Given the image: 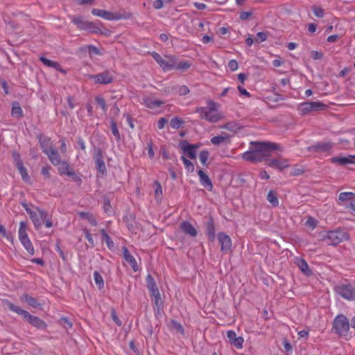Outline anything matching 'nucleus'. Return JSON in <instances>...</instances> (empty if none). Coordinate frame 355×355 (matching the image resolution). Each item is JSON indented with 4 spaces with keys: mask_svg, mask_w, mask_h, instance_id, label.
Wrapping results in <instances>:
<instances>
[{
    "mask_svg": "<svg viewBox=\"0 0 355 355\" xmlns=\"http://www.w3.org/2000/svg\"><path fill=\"white\" fill-rule=\"evenodd\" d=\"M207 105V107H197L196 112L200 114L202 119L211 123L219 121L223 117V115L218 111L220 105L211 100H208Z\"/></svg>",
    "mask_w": 355,
    "mask_h": 355,
    "instance_id": "1",
    "label": "nucleus"
},
{
    "mask_svg": "<svg viewBox=\"0 0 355 355\" xmlns=\"http://www.w3.org/2000/svg\"><path fill=\"white\" fill-rule=\"evenodd\" d=\"M26 212L28 214L35 230H40L43 225L46 228H51L53 226L51 217L48 214L46 210L37 208L36 211L31 210L24 207Z\"/></svg>",
    "mask_w": 355,
    "mask_h": 355,
    "instance_id": "2",
    "label": "nucleus"
},
{
    "mask_svg": "<svg viewBox=\"0 0 355 355\" xmlns=\"http://www.w3.org/2000/svg\"><path fill=\"white\" fill-rule=\"evenodd\" d=\"M6 304L9 310L21 315L26 319L32 326L35 327L39 329H45L46 328V322L40 319V318L31 315L27 311H25L21 309L19 306H17L9 302L8 300H6Z\"/></svg>",
    "mask_w": 355,
    "mask_h": 355,
    "instance_id": "3",
    "label": "nucleus"
},
{
    "mask_svg": "<svg viewBox=\"0 0 355 355\" xmlns=\"http://www.w3.org/2000/svg\"><path fill=\"white\" fill-rule=\"evenodd\" d=\"M250 145L254 149L265 159L270 156L271 152L274 150L283 151L282 147L277 143L272 141H252Z\"/></svg>",
    "mask_w": 355,
    "mask_h": 355,
    "instance_id": "4",
    "label": "nucleus"
},
{
    "mask_svg": "<svg viewBox=\"0 0 355 355\" xmlns=\"http://www.w3.org/2000/svg\"><path fill=\"white\" fill-rule=\"evenodd\" d=\"M91 12L94 16H97L108 21L128 19H130L132 16V13L125 10L113 12L105 10L93 8Z\"/></svg>",
    "mask_w": 355,
    "mask_h": 355,
    "instance_id": "5",
    "label": "nucleus"
},
{
    "mask_svg": "<svg viewBox=\"0 0 355 355\" xmlns=\"http://www.w3.org/2000/svg\"><path fill=\"white\" fill-rule=\"evenodd\" d=\"M349 239V234L343 229L329 231L322 236V240L331 245H336Z\"/></svg>",
    "mask_w": 355,
    "mask_h": 355,
    "instance_id": "6",
    "label": "nucleus"
},
{
    "mask_svg": "<svg viewBox=\"0 0 355 355\" xmlns=\"http://www.w3.org/2000/svg\"><path fill=\"white\" fill-rule=\"evenodd\" d=\"M349 331L347 318L343 314L337 315L333 320L331 331L339 336L345 337Z\"/></svg>",
    "mask_w": 355,
    "mask_h": 355,
    "instance_id": "7",
    "label": "nucleus"
},
{
    "mask_svg": "<svg viewBox=\"0 0 355 355\" xmlns=\"http://www.w3.org/2000/svg\"><path fill=\"white\" fill-rule=\"evenodd\" d=\"M327 105L320 101L303 102L298 104L297 110L300 115H306L312 112L324 110Z\"/></svg>",
    "mask_w": 355,
    "mask_h": 355,
    "instance_id": "8",
    "label": "nucleus"
},
{
    "mask_svg": "<svg viewBox=\"0 0 355 355\" xmlns=\"http://www.w3.org/2000/svg\"><path fill=\"white\" fill-rule=\"evenodd\" d=\"M336 291L343 298L349 300H355V286L350 284H342L336 287Z\"/></svg>",
    "mask_w": 355,
    "mask_h": 355,
    "instance_id": "9",
    "label": "nucleus"
},
{
    "mask_svg": "<svg viewBox=\"0 0 355 355\" xmlns=\"http://www.w3.org/2000/svg\"><path fill=\"white\" fill-rule=\"evenodd\" d=\"M146 284L150 295L155 297V304L158 305L161 303L160 293L154 278L150 275H148L146 277Z\"/></svg>",
    "mask_w": 355,
    "mask_h": 355,
    "instance_id": "10",
    "label": "nucleus"
},
{
    "mask_svg": "<svg viewBox=\"0 0 355 355\" xmlns=\"http://www.w3.org/2000/svg\"><path fill=\"white\" fill-rule=\"evenodd\" d=\"M91 78L94 79L96 83L108 85L113 82L114 77L112 73L108 71H104L96 75L91 76Z\"/></svg>",
    "mask_w": 355,
    "mask_h": 355,
    "instance_id": "11",
    "label": "nucleus"
},
{
    "mask_svg": "<svg viewBox=\"0 0 355 355\" xmlns=\"http://www.w3.org/2000/svg\"><path fill=\"white\" fill-rule=\"evenodd\" d=\"M94 159L98 172L105 174L107 170L103 160V152L100 148L95 149Z\"/></svg>",
    "mask_w": 355,
    "mask_h": 355,
    "instance_id": "12",
    "label": "nucleus"
},
{
    "mask_svg": "<svg viewBox=\"0 0 355 355\" xmlns=\"http://www.w3.org/2000/svg\"><path fill=\"white\" fill-rule=\"evenodd\" d=\"M218 241L220 245V250L227 252L230 250L232 247V240L230 237L224 232H219L217 235Z\"/></svg>",
    "mask_w": 355,
    "mask_h": 355,
    "instance_id": "13",
    "label": "nucleus"
},
{
    "mask_svg": "<svg viewBox=\"0 0 355 355\" xmlns=\"http://www.w3.org/2000/svg\"><path fill=\"white\" fill-rule=\"evenodd\" d=\"M180 148L184 153H187L189 157L191 159L196 158V150L199 146L197 144H189L187 141H183L180 143Z\"/></svg>",
    "mask_w": 355,
    "mask_h": 355,
    "instance_id": "14",
    "label": "nucleus"
},
{
    "mask_svg": "<svg viewBox=\"0 0 355 355\" xmlns=\"http://www.w3.org/2000/svg\"><path fill=\"white\" fill-rule=\"evenodd\" d=\"M227 338L229 340L230 343L234 346L236 349H240L243 347L244 340L243 337L236 336L234 331L229 330L227 331Z\"/></svg>",
    "mask_w": 355,
    "mask_h": 355,
    "instance_id": "15",
    "label": "nucleus"
},
{
    "mask_svg": "<svg viewBox=\"0 0 355 355\" xmlns=\"http://www.w3.org/2000/svg\"><path fill=\"white\" fill-rule=\"evenodd\" d=\"M122 252L123 259L130 264L132 269L135 272L139 271V266L137 264L135 258L130 254L128 249L125 246L122 248Z\"/></svg>",
    "mask_w": 355,
    "mask_h": 355,
    "instance_id": "16",
    "label": "nucleus"
},
{
    "mask_svg": "<svg viewBox=\"0 0 355 355\" xmlns=\"http://www.w3.org/2000/svg\"><path fill=\"white\" fill-rule=\"evenodd\" d=\"M140 103L151 110L158 108L164 104V101L162 100H154L148 96H144L140 100Z\"/></svg>",
    "mask_w": 355,
    "mask_h": 355,
    "instance_id": "17",
    "label": "nucleus"
},
{
    "mask_svg": "<svg viewBox=\"0 0 355 355\" xmlns=\"http://www.w3.org/2000/svg\"><path fill=\"white\" fill-rule=\"evenodd\" d=\"M266 165L278 169L279 171H283L284 168L288 167L289 164L287 159H267Z\"/></svg>",
    "mask_w": 355,
    "mask_h": 355,
    "instance_id": "18",
    "label": "nucleus"
},
{
    "mask_svg": "<svg viewBox=\"0 0 355 355\" xmlns=\"http://www.w3.org/2000/svg\"><path fill=\"white\" fill-rule=\"evenodd\" d=\"M332 164H336L340 166H346L355 164V156L349 155L348 157L336 156L329 159Z\"/></svg>",
    "mask_w": 355,
    "mask_h": 355,
    "instance_id": "19",
    "label": "nucleus"
},
{
    "mask_svg": "<svg viewBox=\"0 0 355 355\" xmlns=\"http://www.w3.org/2000/svg\"><path fill=\"white\" fill-rule=\"evenodd\" d=\"M198 175L199 176V182L200 184L208 191H211L213 189V184L209 176L202 169H199L198 171Z\"/></svg>",
    "mask_w": 355,
    "mask_h": 355,
    "instance_id": "20",
    "label": "nucleus"
},
{
    "mask_svg": "<svg viewBox=\"0 0 355 355\" xmlns=\"http://www.w3.org/2000/svg\"><path fill=\"white\" fill-rule=\"evenodd\" d=\"M38 141L40 146L44 154L47 153L49 150L54 147L51 139L47 136L40 135Z\"/></svg>",
    "mask_w": 355,
    "mask_h": 355,
    "instance_id": "21",
    "label": "nucleus"
},
{
    "mask_svg": "<svg viewBox=\"0 0 355 355\" xmlns=\"http://www.w3.org/2000/svg\"><path fill=\"white\" fill-rule=\"evenodd\" d=\"M206 233L210 241H214L216 238L215 225L212 217H209L205 223Z\"/></svg>",
    "mask_w": 355,
    "mask_h": 355,
    "instance_id": "22",
    "label": "nucleus"
},
{
    "mask_svg": "<svg viewBox=\"0 0 355 355\" xmlns=\"http://www.w3.org/2000/svg\"><path fill=\"white\" fill-rule=\"evenodd\" d=\"M20 299L22 302H26L28 304V306H30L34 309H38L40 310L42 309V304L41 303H40L36 298H35L32 296H30L29 295H28L26 293L23 294L20 297Z\"/></svg>",
    "mask_w": 355,
    "mask_h": 355,
    "instance_id": "23",
    "label": "nucleus"
},
{
    "mask_svg": "<svg viewBox=\"0 0 355 355\" xmlns=\"http://www.w3.org/2000/svg\"><path fill=\"white\" fill-rule=\"evenodd\" d=\"M45 155H47L49 161L53 166L59 165L60 162L62 161L60 154L55 147L49 150Z\"/></svg>",
    "mask_w": 355,
    "mask_h": 355,
    "instance_id": "24",
    "label": "nucleus"
},
{
    "mask_svg": "<svg viewBox=\"0 0 355 355\" xmlns=\"http://www.w3.org/2000/svg\"><path fill=\"white\" fill-rule=\"evenodd\" d=\"M181 230L186 234L194 237L197 235V231L194 226L188 221H183L180 226Z\"/></svg>",
    "mask_w": 355,
    "mask_h": 355,
    "instance_id": "25",
    "label": "nucleus"
},
{
    "mask_svg": "<svg viewBox=\"0 0 355 355\" xmlns=\"http://www.w3.org/2000/svg\"><path fill=\"white\" fill-rule=\"evenodd\" d=\"M191 66V62L190 60H182L178 62L176 58L174 56L172 70L175 69L181 71H184L187 70L189 68H190Z\"/></svg>",
    "mask_w": 355,
    "mask_h": 355,
    "instance_id": "26",
    "label": "nucleus"
},
{
    "mask_svg": "<svg viewBox=\"0 0 355 355\" xmlns=\"http://www.w3.org/2000/svg\"><path fill=\"white\" fill-rule=\"evenodd\" d=\"M173 60V55H166L165 58H162V60L159 62V65L164 71H171L172 70Z\"/></svg>",
    "mask_w": 355,
    "mask_h": 355,
    "instance_id": "27",
    "label": "nucleus"
},
{
    "mask_svg": "<svg viewBox=\"0 0 355 355\" xmlns=\"http://www.w3.org/2000/svg\"><path fill=\"white\" fill-rule=\"evenodd\" d=\"M71 22L81 31H86L89 21L84 20L80 16H73L71 17Z\"/></svg>",
    "mask_w": 355,
    "mask_h": 355,
    "instance_id": "28",
    "label": "nucleus"
},
{
    "mask_svg": "<svg viewBox=\"0 0 355 355\" xmlns=\"http://www.w3.org/2000/svg\"><path fill=\"white\" fill-rule=\"evenodd\" d=\"M101 25L102 23L99 21H89L86 31L91 33L101 34L103 33L101 28Z\"/></svg>",
    "mask_w": 355,
    "mask_h": 355,
    "instance_id": "29",
    "label": "nucleus"
},
{
    "mask_svg": "<svg viewBox=\"0 0 355 355\" xmlns=\"http://www.w3.org/2000/svg\"><path fill=\"white\" fill-rule=\"evenodd\" d=\"M332 144L330 142H320L313 146V149L318 153H325L332 148Z\"/></svg>",
    "mask_w": 355,
    "mask_h": 355,
    "instance_id": "30",
    "label": "nucleus"
},
{
    "mask_svg": "<svg viewBox=\"0 0 355 355\" xmlns=\"http://www.w3.org/2000/svg\"><path fill=\"white\" fill-rule=\"evenodd\" d=\"M57 166H58V173L61 175H67L70 170L72 169V167L70 166L69 163L67 160L61 161Z\"/></svg>",
    "mask_w": 355,
    "mask_h": 355,
    "instance_id": "31",
    "label": "nucleus"
},
{
    "mask_svg": "<svg viewBox=\"0 0 355 355\" xmlns=\"http://www.w3.org/2000/svg\"><path fill=\"white\" fill-rule=\"evenodd\" d=\"M297 266H298L299 268L300 269V270L303 273H304L306 275L309 276L312 274V272L310 270V268H309L308 263H306V261L304 259H300L297 262Z\"/></svg>",
    "mask_w": 355,
    "mask_h": 355,
    "instance_id": "32",
    "label": "nucleus"
},
{
    "mask_svg": "<svg viewBox=\"0 0 355 355\" xmlns=\"http://www.w3.org/2000/svg\"><path fill=\"white\" fill-rule=\"evenodd\" d=\"M78 214L81 218L87 220L92 225H97L98 223L96 220L89 212L80 211L78 213Z\"/></svg>",
    "mask_w": 355,
    "mask_h": 355,
    "instance_id": "33",
    "label": "nucleus"
},
{
    "mask_svg": "<svg viewBox=\"0 0 355 355\" xmlns=\"http://www.w3.org/2000/svg\"><path fill=\"white\" fill-rule=\"evenodd\" d=\"M267 200L273 206L277 207L279 201L277 198V193L275 191H270L267 195Z\"/></svg>",
    "mask_w": 355,
    "mask_h": 355,
    "instance_id": "34",
    "label": "nucleus"
},
{
    "mask_svg": "<svg viewBox=\"0 0 355 355\" xmlns=\"http://www.w3.org/2000/svg\"><path fill=\"white\" fill-rule=\"evenodd\" d=\"M20 242L21 243L23 246L25 248L26 251L28 252V254H30L31 255L34 254V253H35L34 247H33L31 240L29 239V238L20 240Z\"/></svg>",
    "mask_w": 355,
    "mask_h": 355,
    "instance_id": "35",
    "label": "nucleus"
},
{
    "mask_svg": "<svg viewBox=\"0 0 355 355\" xmlns=\"http://www.w3.org/2000/svg\"><path fill=\"white\" fill-rule=\"evenodd\" d=\"M26 228H27L26 223L24 221H21L19 223V231H18L19 241L28 238L27 232H26Z\"/></svg>",
    "mask_w": 355,
    "mask_h": 355,
    "instance_id": "36",
    "label": "nucleus"
},
{
    "mask_svg": "<svg viewBox=\"0 0 355 355\" xmlns=\"http://www.w3.org/2000/svg\"><path fill=\"white\" fill-rule=\"evenodd\" d=\"M22 109L18 102H14L12 103L11 114L14 117H20L22 116Z\"/></svg>",
    "mask_w": 355,
    "mask_h": 355,
    "instance_id": "37",
    "label": "nucleus"
},
{
    "mask_svg": "<svg viewBox=\"0 0 355 355\" xmlns=\"http://www.w3.org/2000/svg\"><path fill=\"white\" fill-rule=\"evenodd\" d=\"M94 279L96 285L97 286L98 289H102L104 287V280L102 275L98 272L94 271Z\"/></svg>",
    "mask_w": 355,
    "mask_h": 355,
    "instance_id": "38",
    "label": "nucleus"
},
{
    "mask_svg": "<svg viewBox=\"0 0 355 355\" xmlns=\"http://www.w3.org/2000/svg\"><path fill=\"white\" fill-rule=\"evenodd\" d=\"M355 196V193L353 192H342L339 194L338 201L343 202L347 200H352Z\"/></svg>",
    "mask_w": 355,
    "mask_h": 355,
    "instance_id": "39",
    "label": "nucleus"
},
{
    "mask_svg": "<svg viewBox=\"0 0 355 355\" xmlns=\"http://www.w3.org/2000/svg\"><path fill=\"white\" fill-rule=\"evenodd\" d=\"M228 139H229L228 135L225 134V135H219V136L213 137L211 139V142L214 145H218V144H222L223 142L226 141Z\"/></svg>",
    "mask_w": 355,
    "mask_h": 355,
    "instance_id": "40",
    "label": "nucleus"
},
{
    "mask_svg": "<svg viewBox=\"0 0 355 355\" xmlns=\"http://www.w3.org/2000/svg\"><path fill=\"white\" fill-rule=\"evenodd\" d=\"M155 199L157 202L161 201L162 199V187L160 184V183L157 181L155 182Z\"/></svg>",
    "mask_w": 355,
    "mask_h": 355,
    "instance_id": "41",
    "label": "nucleus"
},
{
    "mask_svg": "<svg viewBox=\"0 0 355 355\" xmlns=\"http://www.w3.org/2000/svg\"><path fill=\"white\" fill-rule=\"evenodd\" d=\"M67 175L71 178L72 181L76 182L78 185H80L82 184L81 178L76 173L73 168Z\"/></svg>",
    "mask_w": 355,
    "mask_h": 355,
    "instance_id": "42",
    "label": "nucleus"
},
{
    "mask_svg": "<svg viewBox=\"0 0 355 355\" xmlns=\"http://www.w3.org/2000/svg\"><path fill=\"white\" fill-rule=\"evenodd\" d=\"M101 234L103 236V240L107 244V248L109 249H112L114 247V242L112 241V239L110 237V236L106 233V232L104 230H101Z\"/></svg>",
    "mask_w": 355,
    "mask_h": 355,
    "instance_id": "43",
    "label": "nucleus"
},
{
    "mask_svg": "<svg viewBox=\"0 0 355 355\" xmlns=\"http://www.w3.org/2000/svg\"><path fill=\"white\" fill-rule=\"evenodd\" d=\"M184 123V121L179 117H174L170 121V125L173 129L180 128Z\"/></svg>",
    "mask_w": 355,
    "mask_h": 355,
    "instance_id": "44",
    "label": "nucleus"
},
{
    "mask_svg": "<svg viewBox=\"0 0 355 355\" xmlns=\"http://www.w3.org/2000/svg\"><path fill=\"white\" fill-rule=\"evenodd\" d=\"M110 128L112 130V133L114 136L115 139L117 141L121 140V135H120L119 131L118 130L116 123L114 120H112V121H111Z\"/></svg>",
    "mask_w": 355,
    "mask_h": 355,
    "instance_id": "45",
    "label": "nucleus"
},
{
    "mask_svg": "<svg viewBox=\"0 0 355 355\" xmlns=\"http://www.w3.org/2000/svg\"><path fill=\"white\" fill-rule=\"evenodd\" d=\"M180 159L183 162L186 170L188 172L192 173L194 171V165L193 163L184 156H182Z\"/></svg>",
    "mask_w": 355,
    "mask_h": 355,
    "instance_id": "46",
    "label": "nucleus"
},
{
    "mask_svg": "<svg viewBox=\"0 0 355 355\" xmlns=\"http://www.w3.org/2000/svg\"><path fill=\"white\" fill-rule=\"evenodd\" d=\"M17 169L21 176L22 180L24 182H28L30 180V176L28 173L26 168L24 166V165L18 167Z\"/></svg>",
    "mask_w": 355,
    "mask_h": 355,
    "instance_id": "47",
    "label": "nucleus"
},
{
    "mask_svg": "<svg viewBox=\"0 0 355 355\" xmlns=\"http://www.w3.org/2000/svg\"><path fill=\"white\" fill-rule=\"evenodd\" d=\"M95 101L101 107L103 112L104 113H106L107 111V106L106 105V102H105V99L102 96H98L95 98Z\"/></svg>",
    "mask_w": 355,
    "mask_h": 355,
    "instance_id": "48",
    "label": "nucleus"
},
{
    "mask_svg": "<svg viewBox=\"0 0 355 355\" xmlns=\"http://www.w3.org/2000/svg\"><path fill=\"white\" fill-rule=\"evenodd\" d=\"M85 49H88V51H89V54H94V55H99L100 54V51L99 49L94 46V45H87V46H85L81 48V50H85Z\"/></svg>",
    "mask_w": 355,
    "mask_h": 355,
    "instance_id": "49",
    "label": "nucleus"
},
{
    "mask_svg": "<svg viewBox=\"0 0 355 355\" xmlns=\"http://www.w3.org/2000/svg\"><path fill=\"white\" fill-rule=\"evenodd\" d=\"M209 153L208 150H202L199 154V159L202 164L206 165L207 161L209 158Z\"/></svg>",
    "mask_w": 355,
    "mask_h": 355,
    "instance_id": "50",
    "label": "nucleus"
},
{
    "mask_svg": "<svg viewBox=\"0 0 355 355\" xmlns=\"http://www.w3.org/2000/svg\"><path fill=\"white\" fill-rule=\"evenodd\" d=\"M12 157L14 160V163L17 168L24 165L23 162L21 159L20 155L17 152L12 153Z\"/></svg>",
    "mask_w": 355,
    "mask_h": 355,
    "instance_id": "51",
    "label": "nucleus"
},
{
    "mask_svg": "<svg viewBox=\"0 0 355 355\" xmlns=\"http://www.w3.org/2000/svg\"><path fill=\"white\" fill-rule=\"evenodd\" d=\"M250 150H248L247 152H245L243 154V158L245 159V160H247V161H250L252 162L253 161V157H254V147L251 146L250 147Z\"/></svg>",
    "mask_w": 355,
    "mask_h": 355,
    "instance_id": "52",
    "label": "nucleus"
},
{
    "mask_svg": "<svg viewBox=\"0 0 355 355\" xmlns=\"http://www.w3.org/2000/svg\"><path fill=\"white\" fill-rule=\"evenodd\" d=\"M268 35L266 32H259L256 35L255 41L261 43L266 40Z\"/></svg>",
    "mask_w": 355,
    "mask_h": 355,
    "instance_id": "53",
    "label": "nucleus"
},
{
    "mask_svg": "<svg viewBox=\"0 0 355 355\" xmlns=\"http://www.w3.org/2000/svg\"><path fill=\"white\" fill-rule=\"evenodd\" d=\"M171 325H172L173 328L176 329L181 334L183 335L184 334V329L182 325L180 322H177L175 320H172Z\"/></svg>",
    "mask_w": 355,
    "mask_h": 355,
    "instance_id": "54",
    "label": "nucleus"
},
{
    "mask_svg": "<svg viewBox=\"0 0 355 355\" xmlns=\"http://www.w3.org/2000/svg\"><path fill=\"white\" fill-rule=\"evenodd\" d=\"M313 14L315 17L321 18L324 16V10L318 6H313L312 8Z\"/></svg>",
    "mask_w": 355,
    "mask_h": 355,
    "instance_id": "55",
    "label": "nucleus"
},
{
    "mask_svg": "<svg viewBox=\"0 0 355 355\" xmlns=\"http://www.w3.org/2000/svg\"><path fill=\"white\" fill-rule=\"evenodd\" d=\"M178 92L180 96H184L189 93V89L186 85H181L178 87Z\"/></svg>",
    "mask_w": 355,
    "mask_h": 355,
    "instance_id": "56",
    "label": "nucleus"
},
{
    "mask_svg": "<svg viewBox=\"0 0 355 355\" xmlns=\"http://www.w3.org/2000/svg\"><path fill=\"white\" fill-rule=\"evenodd\" d=\"M51 169V167L49 165L43 166L41 170V173L42 175H44L46 178H50V170Z\"/></svg>",
    "mask_w": 355,
    "mask_h": 355,
    "instance_id": "57",
    "label": "nucleus"
},
{
    "mask_svg": "<svg viewBox=\"0 0 355 355\" xmlns=\"http://www.w3.org/2000/svg\"><path fill=\"white\" fill-rule=\"evenodd\" d=\"M305 224H306V226H308L309 227H311L312 229H314L316 227L317 220L315 218L310 217L306 221Z\"/></svg>",
    "mask_w": 355,
    "mask_h": 355,
    "instance_id": "58",
    "label": "nucleus"
},
{
    "mask_svg": "<svg viewBox=\"0 0 355 355\" xmlns=\"http://www.w3.org/2000/svg\"><path fill=\"white\" fill-rule=\"evenodd\" d=\"M311 56L313 60H321L323 58V53L317 51H313L311 53Z\"/></svg>",
    "mask_w": 355,
    "mask_h": 355,
    "instance_id": "59",
    "label": "nucleus"
},
{
    "mask_svg": "<svg viewBox=\"0 0 355 355\" xmlns=\"http://www.w3.org/2000/svg\"><path fill=\"white\" fill-rule=\"evenodd\" d=\"M227 66L231 71H234L238 69V62L235 60H231L229 61Z\"/></svg>",
    "mask_w": 355,
    "mask_h": 355,
    "instance_id": "60",
    "label": "nucleus"
},
{
    "mask_svg": "<svg viewBox=\"0 0 355 355\" xmlns=\"http://www.w3.org/2000/svg\"><path fill=\"white\" fill-rule=\"evenodd\" d=\"M252 12H248V11H242L240 12L239 14V18L241 20H246L248 19L250 17H251L252 15Z\"/></svg>",
    "mask_w": 355,
    "mask_h": 355,
    "instance_id": "61",
    "label": "nucleus"
},
{
    "mask_svg": "<svg viewBox=\"0 0 355 355\" xmlns=\"http://www.w3.org/2000/svg\"><path fill=\"white\" fill-rule=\"evenodd\" d=\"M223 128L230 131H234L237 129V125L235 123L230 122L225 124Z\"/></svg>",
    "mask_w": 355,
    "mask_h": 355,
    "instance_id": "62",
    "label": "nucleus"
},
{
    "mask_svg": "<svg viewBox=\"0 0 355 355\" xmlns=\"http://www.w3.org/2000/svg\"><path fill=\"white\" fill-rule=\"evenodd\" d=\"M40 60L46 66L49 67H53V62L54 61H52L51 60H49L47 59L45 57H40Z\"/></svg>",
    "mask_w": 355,
    "mask_h": 355,
    "instance_id": "63",
    "label": "nucleus"
},
{
    "mask_svg": "<svg viewBox=\"0 0 355 355\" xmlns=\"http://www.w3.org/2000/svg\"><path fill=\"white\" fill-rule=\"evenodd\" d=\"M84 232L85 234V238L87 240V241L89 243V244L92 245H94V241L92 238V234L89 233V232L87 229H85V230H84Z\"/></svg>",
    "mask_w": 355,
    "mask_h": 355,
    "instance_id": "64",
    "label": "nucleus"
}]
</instances>
